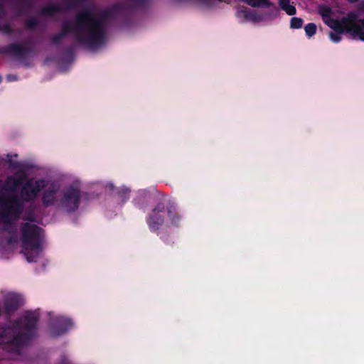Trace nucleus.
I'll return each instance as SVG.
<instances>
[{
  "label": "nucleus",
  "instance_id": "nucleus-33",
  "mask_svg": "<svg viewBox=\"0 0 364 364\" xmlns=\"http://www.w3.org/2000/svg\"><path fill=\"white\" fill-rule=\"evenodd\" d=\"M6 79L9 82H14L17 80L18 77L16 75L9 74L7 75Z\"/></svg>",
  "mask_w": 364,
  "mask_h": 364
},
{
  "label": "nucleus",
  "instance_id": "nucleus-34",
  "mask_svg": "<svg viewBox=\"0 0 364 364\" xmlns=\"http://www.w3.org/2000/svg\"><path fill=\"white\" fill-rule=\"evenodd\" d=\"M65 53L69 56H72L73 55V48L72 46L68 47L65 49Z\"/></svg>",
  "mask_w": 364,
  "mask_h": 364
},
{
  "label": "nucleus",
  "instance_id": "nucleus-18",
  "mask_svg": "<svg viewBox=\"0 0 364 364\" xmlns=\"http://www.w3.org/2000/svg\"><path fill=\"white\" fill-rule=\"evenodd\" d=\"M24 26L26 29L33 31L39 26V21L36 18H31L25 21Z\"/></svg>",
  "mask_w": 364,
  "mask_h": 364
},
{
  "label": "nucleus",
  "instance_id": "nucleus-12",
  "mask_svg": "<svg viewBox=\"0 0 364 364\" xmlns=\"http://www.w3.org/2000/svg\"><path fill=\"white\" fill-rule=\"evenodd\" d=\"M32 186V181L28 180L26 182V183L23 186L21 195V199L20 200L23 204V202H31L33 201L36 196L33 195V193H31V188Z\"/></svg>",
  "mask_w": 364,
  "mask_h": 364
},
{
  "label": "nucleus",
  "instance_id": "nucleus-25",
  "mask_svg": "<svg viewBox=\"0 0 364 364\" xmlns=\"http://www.w3.org/2000/svg\"><path fill=\"white\" fill-rule=\"evenodd\" d=\"M283 10L289 16H293L296 13V7L290 4L287 7L283 8Z\"/></svg>",
  "mask_w": 364,
  "mask_h": 364
},
{
  "label": "nucleus",
  "instance_id": "nucleus-15",
  "mask_svg": "<svg viewBox=\"0 0 364 364\" xmlns=\"http://www.w3.org/2000/svg\"><path fill=\"white\" fill-rule=\"evenodd\" d=\"M247 4L251 6L252 7H260L264 6L269 8L272 6V3L270 1H267L266 0H242Z\"/></svg>",
  "mask_w": 364,
  "mask_h": 364
},
{
  "label": "nucleus",
  "instance_id": "nucleus-39",
  "mask_svg": "<svg viewBox=\"0 0 364 364\" xmlns=\"http://www.w3.org/2000/svg\"><path fill=\"white\" fill-rule=\"evenodd\" d=\"M26 43H31L30 39H28V40L26 41Z\"/></svg>",
  "mask_w": 364,
  "mask_h": 364
},
{
  "label": "nucleus",
  "instance_id": "nucleus-30",
  "mask_svg": "<svg viewBox=\"0 0 364 364\" xmlns=\"http://www.w3.org/2000/svg\"><path fill=\"white\" fill-rule=\"evenodd\" d=\"M7 157L9 158L8 159V163L10 164V166L14 168H19L20 165H19V163L18 162H16V161H14L13 160H11L10 158L11 157V154H8L7 155Z\"/></svg>",
  "mask_w": 364,
  "mask_h": 364
},
{
  "label": "nucleus",
  "instance_id": "nucleus-6",
  "mask_svg": "<svg viewBox=\"0 0 364 364\" xmlns=\"http://www.w3.org/2000/svg\"><path fill=\"white\" fill-rule=\"evenodd\" d=\"M356 15L353 13H349L348 17H343L341 20L331 21V23L328 26L336 33H343L346 32L354 36L355 26L358 25L355 22Z\"/></svg>",
  "mask_w": 364,
  "mask_h": 364
},
{
  "label": "nucleus",
  "instance_id": "nucleus-11",
  "mask_svg": "<svg viewBox=\"0 0 364 364\" xmlns=\"http://www.w3.org/2000/svg\"><path fill=\"white\" fill-rule=\"evenodd\" d=\"M58 188L54 186L46 189L42 194V203L45 207H49L54 205L56 201V194Z\"/></svg>",
  "mask_w": 364,
  "mask_h": 364
},
{
  "label": "nucleus",
  "instance_id": "nucleus-21",
  "mask_svg": "<svg viewBox=\"0 0 364 364\" xmlns=\"http://www.w3.org/2000/svg\"><path fill=\"white\" fill-rule=\"evenodd\" d=\"M316 29H317L316 25L314 23H309L306 24L304 27V31H305L306 35L308 37L313 36L316 33Z\"/></svg>",
  "mask_w": 364,
  "mask_h": 364
},
{
  "label": "nucleus",
  "instance_id": "nucleus-23",
  "mask_svg": "<svg viewBox=\"0 0 364 364\" xmlns=\"http://www.w3.org/2000/svg\"><path fill=\"white\" fill-rule=\"evenodd\" d=\"M26 179V175L25 173H23L21 176L17 178L10 177L9 180H12L14 181V187H16L19 185H22L25 180Z\"/></svg>",
  "mask_w": 364,
  "mask_h": 364
},
{
  "label": "nucleus",
  "instance_id": "nucleus-1",
  "mask_svg": "<svg viewBox=\"0 0 364 364\" xmlns=\"http://www.w3.org/2000/svg\"><path fill=\"white\" fill-rule=\"evenodd\" d=\"M111 13L110 10H107L96 17L91 9H85L76 15L74 23L64 21L60 33L64 37L69 33H74L80 44L90 49H95L105 43V22L111 16Z\"/></svg>",
  "mask_w": 364,
  "mask_h": 364
},
{
  "label": "nucleus",
  "instance_id": "nucleus-9",
  "mask_svg": "<svg viewBox=\"0 0 364 364\" xmlns=\"http://www.w3.org/2000/svg\"><path fill=\"white\" fill-rule=\"evenodd\" d=\"M2 51L18 58H24L27 55L32 52V48L29 46H24L20 43H10L2 48Z\"/></svg>",
  "mask_w": 364,
  "mask_h": 364
},
{
  "label": "nucleus",
  "instance_id": "nucleus-36",
  "mask_svg": "<svg viewBox=\"0 0 364 364\" xmlns=\"http://www.w3.org/2000/svg\"><path fill=\"white\" fill-rule=\"evenodd\" d=\"M138 5H142L145 3L146 0H134Z\"/></svg>",
  "mask_w": 364,
  "mask_h": 364
},
{
  "label": "nucleus",
  "instance_id": "nucleus-2",
  "mask_svg": "<svg viewBox=\"0 0 364 364\" xmlns=\"http://www.w3.org/2000/svg\"><path fill=\"white\" fill-rule=\"evenodd\" d=\"M38 321L39 314L36 311H26L13 323L14 328L22 332L15 333L10 327L3 329L0 332V346H5L10 352L19 353L36 336Z\"/></svg>",
  "mask_w": 364,
  "mask_h": 364
},
{
  "label": "nucleus",
  "instance_id": "nucleus-40",
  "mask_svg": "<svg viewBox=\"0 0 364 364\" xmlns=\"http://www.w3.org/2000/svg\"><path fill=\"white\" fill-rule=\"evenodd\" d=\"M267 1H269V0H266Z\"/></svg>",
  "mask_w": 364,
  "mask_h": 364
},
{
  "label": "nucleus",
  "instance_id": "nucleus-38",
  "mask_svg": "<svg viewBox=\"0 0 364 364\" xmlns=\"http://www.w3.org/2000/svg\"><path fill=\"white\" fill-rule=\"evenodd\" d=\"M359 0H348V1L351 2V3H355V2H357Z\"/></svg>",
  "mask_w": 364,
  "mask_h": 364
},
{
  "label": "nucleus",
  "instance_id": "nucleus-14",
  "mask_svg": "<svg viewBox=\"0 0 364 364\" xmlns=\"http://www.w3.org/2000/svg\"><path fill=\"white\" fill-rule=\"evenodd\" d=\"M167 215L173 225L178 226L181 221V215L178 213L174 206L167 208Z\"/></svg>",
  "mask_w": 364,
  "mask_h": 364
},
{
  "label": "nucleus",
  "instance_id": "nucleus-17",
  "mask_svg": "<svg viewBox=\"0 0 364 364\" xmlns=\"http://www.w3.org/2000/svg\"><path fill=\"white\" fill-rule=\"evenodd\" d=\"M4 8L3 5L0 3V18L4 14ZM0 31H2L6 34H11L13 33V29L9 23H5L3 25H0Z\"/></svg>",
  "mask_w": 364,
  "mask_h": 364
},
{
  "label": "nucleus",
  "instance_id": "nucleus-19",
  "mask_svg": "<svg viewBox=\"0 0 364 364\" xmlns=\"http://www.w3.org/2000/svg\"><path fill=\"white\" fill-rule=\"evenodd\" d=\"M87 0H66L65 4L67 9H75L85 3Z\"/></svg>",
  "mask_w": 364,
  "mask_h": 364
},
{
  "label": "nucleus",
  "instance_id": "nucleus-7",
  "mask_svg": "<svg viewBox=\"0 0 364 364\" xmlns=\"http://www.w3.org/2000/svg\"><path fill=\"white\" fill-rule=\"evenodd\" d=\"M165 221V205L159 203L146 218V223L151 232H157Z\"/></svg>",
  "mask_w": 364,
  "mask_h": 364
},
{
  "label": "nucleus",
  "instance_id": "nucleus-13",
  "mask_svg": "<svg viewBox=\"0 0 364 364\" xmlns=\"http://www.w3.org/2000/svg\"><path fill=\"white\" fill-rule=\"evenodd\" d=\"M62 6L55 4H50L44 6L40 10V14L43 16H53L55 14L62 12Z\"/></svg>",
  "mask_w": 364,
  "mask_h": 364
},
{
  "label": "nucleus",
  "instance_id": "nucleus-28",
  "mask_svg": "<svg viewBox=\"0 0 364 364\" xmlns=\"http://www.w3.org/2000/svg\"><path fill=\"white\" fill-rule=\"evenodd\" d=\"M58 364H74L69 358L65 355H61Z\"/></svg>",
  "mask_w": 364,
  "mask_h": 364
},
{
  "label": "nucleus",
  "instance_id": "nucleus-32",
  "mask_svg": "<svg viewBox=\"0 0 364 364\" xmlns=\"http://www.w3.org/2000/svg\"><path fill=\"white\" fill-rule=\"evenodd\" d=\"M290 4V0H279V4L280 8L283 10V8H285Z\"/></svg>",
  "mask_w": 364,
  "mask_h": 364
},
{
  "label": "nucleus",
  "instance_id": "nucleus-22",
  "mask_svg": "<svg viewBox=\"0 0 364 364\" xmlns=\"http://www.w3.org/2000/svg\"><path fill=\"white\" fill-rule=\"evenodd\" d=\"M303 19L299 17H292L290 21V27L294 29L301 28L303 26Z\"/></svg>",
  "mask_w": 364,
  "mask_h": 364
},
{
  "label": "nucleus",
  "instance_id": "nucleus-26",
  "mask_svg": "<svg viewBox=\"0 0 364 364\" xmlns=\"http://www.w3.org/2000/svg\"><path fill=\"white\" fill-rule=\"evenodd\" d=\"M63 38L64 36L61 34V33H58L52 37L51 41L53 44L58 45L61 43Z\"/></svg>",
  "mask_w": 364,
  "mask_h": 364
},
{
  "label": "nucleus",
  "instance_id": "nucleus-3",
  "mask_svg": "<svg viewBox=\"0 0 364 364\" xmlns=\"http://www.w3.org/2000/svg\"><path fill=\"white\" fill-rule=\"evenodd\" d=\"M22 251L28 262H36L43 250V230L37 225H21Z\"/></svg>",
  "mask_w": 364,
  "mask_h": 364
},
{
  "label": "nucleus",
  "instance_id": "nucleus-16",
  "mask_svg": "<svg viewBox=\"0 0 364 364\" xmlns=\"http://www.w3.org/2000/svg\"><path fill=\"white\" fill-rule=\"evenodd\" d=\"M45 180H37L35 181L34 183L32 182V186H31V193H33V195H35L36 196H37L38 194L45 188Z\"/></svg>",
  "mask_w": 364,
  "mask_h": 364
},
{
  "label": "nucleus",
  "instance_id": "nucleus-5",
  "mask_svg": "<svg viewBox=\"0 0 364 364\" xmlns=\"http://www.w3.org/2000/svg\"><path fill=\"white\" fill-rule=\"evenodd\" d=\"M81 200V191L75 185H70L62 191L59 204L67 213H70L77 210Z\"/></svg>",
  "mask_w": 364,
  "mask_h": 364
},
{
  "label": "nucleus",
  "instance_id": "nucleus-27",
  "mask_svg": "<svg viewBox=\"0 0 364 364\" xmlns=\"http://www.w3.org/2000/svg\"><path fill=\"white\" fill-rule=\"evenodd\" d=\"M341 33L331 32L329 34L331 40L334 43H338L341 41Z\"/></svg>",
  "mask_w": 364,
  "mask_h": 364
},
{
  "label": "nucleus",
  "instance_id": "nucleus-37",
  "mask_svg": "<svg viewBox=\"0 0 364 364\" xmlns=\"http://www.w3.org/2000/svg\"><path fill=\"white\" fill-rule=\"evenodd\" d=\"M327 13H328V14H327V15H328V14L330 13V9H327ZM321 15H322L323 16H326V14H324V13H322V14H321Z\"/></svg>",
  "mask_w": 364,
  "mask_h": 364
},
{
  "label": "nucleus",
  "instance_id": "nucleus-4",
  "mask_svg": "<svg viewBox=\"0 0 364 364\" xmlns=\"http://www.w3.org/2000/svg\"><path fill=\"white\" fill-rule=\"evenodd\" d=\"M23 212V203L16 196H0V219L5 225L4 231L16 235L14 224Z\"/></svg>",
  "mask_w": 364,
  "mask_h": 364
},
{
  "label": "nucleus",
  "instance_id": "nucleus-29",
  "mask_svg": "<svg viewBox=\"0 0 364 364\" xmlns=\"http://www.w3.org/2000/svg\"><path fill=\"white\" fill-rule=\"evenodd\" d=\"M7 244L14 245L18 242V237L16 235H9L6 239Z\"/></svg>",
  "mask_w": 364,
  "mask_h": 364
},
{
  "label": "nucleus",
  "instance_id": "nucleus-31",
  "mask_svg": "<svg viewBox=\"0 0 364 364\" xmlns=\"http://www.w3.org/2000/svg\"><path fill=\"white\" fill-rule=\"evenodd\" d=\"M241 11L244 13V15L246 18H255V14L253 13H252L250 10H248L247 8H245Z\"/></svg>",
  "mask_w": 364,
  "mask_h": 364
},
{
  "label": "nucleus",
  "instance_id": "nucleus-10",
  "mask_svg": "<svg viewBox=\"0 0 364 364\" xmlns=\"http://www.w3.org/2000/svg\"><path fill=\"white\" fill-rule=\"evenodd\" d=\"M21 305V297L17 294H9L4 299V308L6 315H11L18 309Z\"/></svg>",
  "mask_w": 364,
  "mask_h": 364
},
{
  "label": "nucleus",
  "instance_id": "nucleus-24",
  "mask_svg": "<svg viewBox=\"0 0 364 364\" xmlns=\"http://www.w3.org/2000/svg\"><path fill=\"white\" fill-rule=\"evenodd\" d=\"M354 30L353 37H358L360 41H364V31L362 30V28L358 24L355 26Z\"/></svg>",
  "mask_w": 364,
  "mask_h": 364
},
{
  "label": "nucleus",
  "instance_id": "nucleus-8",
  "mask_svg": "<svg viewBox=\"0 0 364 364\" xmlns=\"http://www.w3.org/2000/svg\"><path fill=\"white\" fill-rule=\"evenodd\" d=\"M72 321L66 317L56 316L50 320V333L53 337H58L65 333L72 326Z\"/></svg>",
  "mask_w": 364,
  "mask_h": 364
},
{
  "label": "nucleus",
  "instance_id": "nucleus-20",
  "mask_svg": "<svg viewBox=\"0 0 364 364\" xmlns=\"http://www.w3.org/2000/svg\"><path fill=\"white\" fill-rule=\"evenodd\" d=\"M130 190L127 188H122L118 191V196L122 203H124L129 198Z\"/></svg>",
  "mask_w": 364,
  "mask_h": 364
},
{
  "label": "nucleus",
  "instance_id": "nucleus-35",
  "mask_svg": "<svg viewBox=\"0 0 364 364\" xmlns=\"http://www.w3.org/2000/svg\"><path fill=\"white\" fill-rule=\"evenodd\" d=\"M356 23L362 28V30L364 31V18L359 19Z\"/></svg>",
  "mask_w": 364,
  "mask_h": 364
}]
</instances>
